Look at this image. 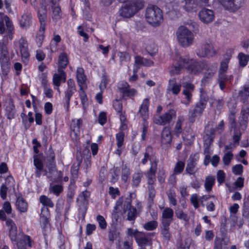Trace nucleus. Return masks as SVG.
Masks as SVG:
<instances>
[{
  "mask_svg": "<svg viewBox=\"0 0 249 249\" xmlns=\"http://www.w3.org/2000/svg\"><path fill=\"white\" fill-rule=\"evenodd\" d=\"M125 3L120 10V15L121 17L129 18L133 17L137 12L143 8L144 2L143 0H131Z\"/></svg>",
  "mask_w": 249,
  "mask_h": 249,
  "instance_id": "f257e3e1",
  "label": "nucleus"
},
{
  "mask_svg": "<svg viewBox=\"0 0 249 249\" xmlns=\"http://www.w3.org/2000/svg\"><path fill=\"white\" fill-rule=\"evenodd\" d=\"M145 16L147 21L154 27L159 26L163 20L162 10L155 5L150 4L147 6Z\"/></svg>",
  "mask_w": 249,
  "mask_h": 249,
  "instance_id": "f03ea898",
  "label": "nucleus"
},
{
  "mask_svg": "<svg viewBox=\"0 0 249 249\" xmlns=\"http://www.w3.org/2000/svg\"><path fill=\"white\" fill-rule=\"evenodd\" d=\"M150 106V98H144L141 105L138 113L140 114L141 117L143 120L142 124V130L141 134V140L145 141L149 128V124L147 120L149 118V107Z\"/></svg>",
  "mask_w": 249,
  "mask_h": 249,
  "instance_id": "7ed1b4c3",
  "label": "nucleus"
},
{
  "mask_svg": "<svg viewBox=\"0 0 249 249\" xmlns=\"http://www.w3.org/2000/svg\"><path fill=\"white\" fill-rule=\"evenodd\" d=\"M1 16L0 17V34H3L5 31V26L6 27V35H4L3 38L9 39L12 40L13 38L14 34V26L12 20L7 15H4L3 13H0Z\"/></svg>",
  "mask_w": 249,
  "mask_h": 249,
  "instance_id": "20e7f679",
  "label": "nucleus"
},
{
  "mask_svg": "<svg viewBox=\"0 0 249 249\" xmlns=\"http://www.w3.org/2000/svg\"><path fill=\"white\" fill-rule=\"evenodd\" d=\"M185 69L190 74L196 75L201 73L206 67V61H197L189 58H185Z\"/></svg>",
  "mask_w": 249,
  "mask_h": 249,
  "instance_id": "39448f33",
  "label": "nucleus"
},
{
  "mask_svg": "<svg viewBox=\"0 0 249 249\" xmlns=\"http://www.w3.org/2000/svg\"><path fill=\"white\" fill-rule=\"evenodd\" d=\"M177 37L178 42L183 47L190 46L194 40V35L192 32L182 26L178 29Z\"/></svg>",
  "mask_w": 249,
  "mask_h": 249,
  "instance_id": "423d86ee",
  "label": "nucleus"
},
{
  "mask_svg": "<svg viewBox=\"0 0 249 249\" xmlns=\"http://www.w3.org/2000/svg\"><path fill=\"white\" fill-rule=\"evenodd\" d=\"M117 89L124 100L133 99L138 93L137 90L134 88H131L130 85L125 81L119 82L117 84Z\"/></svg>",
  "mask_w": 249,
  "mask_h": 249,
  "instance_id": "0eeeda50",
  "label": "nucleus"
},
{
  "mask_svg": "<svg viewBox=\"0 0 249 249\" xmlns=\"http://www.w3.org/2000/svg\"><path fill=\"white\" fill-rule=\"evenodd\" d=\"M8 39L2 38L0 41V64L2 70L9 68L10 65L7 47Z\"/></svg>",
  "mask_w": 249,
  "mask_h": 249,
  "instance_id": "6e6552de",
  "label": "nucleus"
},
{
  "mask_svg": "<svg viewBox=\"0 0 249 249\" xmlns=\"http://www.w3.org/2000/svg\"><path fill=\"white\" fill-rule=\"evenodd\" d=\"M37 17L40 23L39 30L36 35V40L38 46H41L45 38V33L47 22V14L46 12L40 13V11L37 12Z\"/></svg>",
  "mask_w": 249,
  "mask_h": 249,
  "instance_id": "1a4fd4ad",
  "label": "nucleus"
},
{
  "mask_svg": "<svg viewBox=\"0 0 249 249\" xmlns=\"http://www.w3.org/2000/svg\"><path fill=\"white\" fill-rule=\"evenodd\" d=\"M176 116V111L174 109H169L162 115L154 118L153 122L157 125L164 126L171 124Z\"/></svg>",
  "mask_w": 249,
  "mask_h": 249,
  "instance_id": "9d476101",
  "label": "nucleus"
},
{
  "mask_svg": "<svg viewBox=\"0 0 249 249\" xmlns=\"http://www.w3.org/2000/svg\"><path fill=\"white\" fill-rule=\"evenodd\" d=\"M173 136L170 129L165 127L161 133L160 146L163 149L168 150L171 147Z\"/></svg>",
  "mask_w": 249,
  "mask_h": 249,
  "instance_id": "9b49d317",
  "label": "nucleus"
},
{
  "mask_svg": "<svg viewBox=\"0 0 249 249\" xmlns=\"http://www.w3.org/2000/svg\"><path fill=\"white\" fill-rule=\"evenodd\" d=\"M195 86L190 83H187L184 86V89L182 90V94L184 97L181 100V103L188 106L192 102L193 92L195 90Z\"/></svg>",
  "mask_w": 249,
  "mask_h": 249,
  "instance_id": "f8f14e48",
  "label": "nucleus"
},
{
  "mask_svg": "<svg viewBox=\"0 0 249 249\" xmlns=\"http://www.w3.org/2000/svg\"><path fill=\"white\" fill-rule=\"evenodd\" d=\"M208 101L207 96L201 95L199 101L196 104L194 109L191 111L192 116L196 117L197 115H201L206 108Z\"/></svg>",
  "mask_w": 249,
  "mask_h": 249,
  "instance_id": "ddd939ff",
  "label": "nucleus"
},
{
  "mask_svg": "<svg viewBox=\"0 0 249 249\" xmlns=\"http://www.w3.org/2000/svg\"><path fill=\"white\" fill-rule=\"evenodd\" d=\"M216 53V51L211 44L206 43L203 44L201 48L196 52L197 55L201 57H210L214 56Z\"/></svg>",
  "mask_w": 249,
  "mask_h": 249,
  "instance_id": "4468645a",
  "label": "nucleus"
},
{
  "mask_svg": "<svg viewBox=\"0 0 249 249\" xmlns=\"http://www.w3.org/2000/svg\"><path fill=\"white\" fill-rule=\"evenodd\" d=\"M123 210L124 212L128 211L127 220L128 221H134L137 217L136 208L132 206V200L131 198L127 199L124 201L123 206Z\"/></svg>",
  "mask_w": 249,
  "mask_h": 249,
  "instance_id": "2eb2a0df",
  "label": "nucleus"
},
{
  "mask_svg": "<svg viewBox=\"0 0 249 249\" xmlns=\"http://www.w3.org/2000/svg\"><path fill=\"white\" fill-rule=\"evenodd\" d=\"M198 16L200 20L206 24L212 22L215 18L213 11L206 8H202L199 12Z\"/></svg>",
  "mask_w": 249,
  "mask_h": 249,
  "instance_id": "dca6fc26",
  "label": "nucleus"
},
{
  "mask_svg": "<svg viewBox=\"0 0 249 249\" xmlns=\"http://www.w3.org/2000/svg\"><path fill=\"white\" fill-rule=\"evenodd\" d=\"M222 6L227 10L232 12L237 11L241 6L243 0H219Z\"/></svg>",
  "mask_w": 249,
  "mask_h": 249,
  "instance_id": "f3484780",
  "label": "nucleus"
},
{
  "mask_svg": "<svg viewBox=\"0 0 249 249\" xmlns=\"http://www.w3.org/2000/svg\"><path fill=\"white\" fill-rule=\"evenodd\" d=\"M8 229V236L11 241L14 243L17 241V227L14 221L8 218L5 223Z\"/></svg>",
  "mask_w": 249,
  "mask_h": 249,
  "instance_id": "a211bd4d",
  "label": "nucleus"
},
{
  "mask_svg": "<svg viewBox=\"0 0 249 249\" xmlns=\"http://www.w3.org/2000/svg\"><path fill=\"white\" fill-rule=\"evenodd\" d=\"M35 242L28 235L23 234L21 238L17 242L18 249H27V247L32 248Z\"/></svg>",
  "mask_w": 249,
  "mask_h": 249,
  "instance_id": "6ab92c4d",
  "label": "nucleus"
},
{
  "mask_svg": "<svg viewBox=\"0 0 249 249\" xmlns=\"http://www.w3.org/2000/svg\"><path fill=\"white\" fill-rule=\"evenodd\" d=\"M19 25L21 29L27 30L32 24V15L30 12H24L19 19Z\"/></svg>",
  "mask_w": 249,
  "mask_h": 249,
  "instance_id": "aec40b11",
  "label": "nucleus"
},
{
  "mask_svg": "<svg viewBox=\"0 0 249 249\" xmlns=\"http://www.w3.org/2000/svg\"><path fill=\"white\" fill-rule=\"evenodd\" d=\"M40 211L41 212L39 215L40 223L43 229H45L48 225L50 224L51 213L49 208L46 207H41Z\"/></svg>",
  "mask_w": 249,
  "mask_h": 249,
  "instance_id": "412c9836",
  "label": "nucleus"
},
{
  "mask_svg": "<svg viewBox=\"0 0 249 249\" xmlns=\"http://www.w3.org/2000/svg\"><path fill=\"white\" fill-rule=\"evenodd\" d=\"M34 165L36 168L35 177L39 178L42 172H45L44 176L46 175L47 172L44 169L43 163L38 155L34 156Z\"/></svg>",
  "mask_w": 249,
  "mask_h": 249,
  "instance_id": "4be33fe9",
  "label": "nucleus"
},
{
  "mask_svg": "<svg viewBox=\"0 0 249 249\" xmlns=\"http://www.w3.org/2000/svg\"><path fill=\"white\" fill-rule=\"evenodd\" d=\"M185 58L180 57L171 66L170 70V74L173 75L179 74L182 69L185 68Z\"/></svg>",
  "mask_w": 249,
  "mask_h": 249,
  "instance_id": "5701e85b",
  "label": "nucleus"
},
{
  "mask_svg": "<svg viewBox=\"0 0 249 249\" xmlns=\"http://www.w3.org/2000/svg\"><path fill=\"white\" fill-rule=\"evenodd\" d=\"M157 159L155 157V152L154 151L153 147L150 145L147 146L145 149L144 153V157L141 160V163L143 165H145L148 160L152 161V160Z\"/></svg>",
  "mask_w": 249,
  "mask_h": 249,
  "instance_id": "b1692460",
  "label": "nucleus"
},
{
  "mask_svg": "<svg viewBox=\"0 0 249 249\" xmlns=\"http://www.w3.org/2000/svg\"><path fill=\"white\" fill-rule=\"evenodd\" d=\"M76 78L79 88L87 87L86 84L87 77L85 74L83 68L78 67L77 68Z\"/></svg>",
  "mask_w": 249,
  "mask_h": 249,
  "instance_id": "393cba45",
  "label": "nucleus"
},
{
  "mask_svg": "<svg viewBox=\"0 0 249 249\" xmlns=\"http://www.w3.org/2000/svg\"><path fill=\"white\" fill-rule=\"evenodd\" d=\"M174 211L172 209L166 207L164 209L162 212L161 222V224L166 222L169 224H171L173 220Z\"/></svg>",
  "mask_w": 249,
  "mask_h": 249,
  "instance_id": "a878e982",
  "label": "nucleus"
},
{
  "mask_svg": "<svg viewBox=\"0 0 249 249\" xmlns=\"http://www.w3.org/2000/svg\"><path fill=\"white\" fill-rule=\"evenodd\" d=\"M58 74L54 73L53 77V84L57 87L60 86L61 82H65L67 74L64 70H57Z\"/></svg>",
  "mask_w": 249,
  "mask_h": 249,
  "instance_id": "bb28decb",
  "label": "nucleus"
},
{
  "mask_svg": "<svg viewBox=\"0 0 249 249\" xmlns=\"http://www.w3.org/2000/svg\"><path fill=\"white\" fill-rule=\"evenodd\" d=\"M69 63L68 55L66 52L61 53L58 57V69L59 70L65 69Z\"/></svg>",
  "mask_w": 249,
  "mask_h": 249,
  "instance_id": "cd10ccee",
  "label": "nucleus"
},
{
  "mask_svg": "<svg viewBox=\"0 0 249 249\" xmlns=\"http://www.w3.org/2000/svg\"><path fill=\"white\" fill-rule=\"evenodd\" d=\"M182 139L186 145L190 146L195 141V135L190 128H188L182 133Z\"/></svg>",
  "mask_w": 249,
  "mask_h": 249,
  "instance_id": "c85d7f7f",
  "label": "nucleus"
},
{
  "mask_svg": "<svg viewBox=\"0 0 249 249\" xmlns=\"http://www.w3.org/2000/svg\"><path fill=\"white\" fill-rule=\"evenodd\" d=\"M171 224H169L168 222H164L161 224L160 225V231L161 234L164 241L168 242L171 238V233L170 231V226Z\"/></svg>",
  "mask_w": 249,
  "mask_h": 249,
  "instance_id": "c756f323",
  "label": "nucleus"
},
{
  "mask_svg": "<svg viewBox=\"0 0 249 249\" xmlns=\"http://www.w3.org/2000/svg\"><path fill=\"white\" fill-rule=\"evenodd\" d=\"M16 205L20 213H26L28 210V204L21 196L17 197Z\"/></svg>",
  "mask_w": 249,
  "mask_h": 249,
  "instance_id": "7c9ffc66",
  "label": "nucleus"
},
{
  "mask_svg": "<svg viewBox=\"0 0 249 249\" xmlns=\"http://www.w3.org/2000/svg\"><path fill=\"white\" fill-rule=\"evenodd\" d=\"M181 85L177 82L175 78L170 79L168 82V88L174 95H178L181 90Z\"/></svg>",
  "mask_w": 249,
  "mask_h": 249,
  "instance_id": "2f4dec72",
  "label": "nucleus"
},
{
  "mask_svg": "<svg viewBox=\"0 0 249 249\" xmlns=\"http://www.w3.org/2000/svg\"><path fill=\"white\" fill-rule=\"evenodd\" d=\"M184 120L185 119L183 116H179L178 118L175 126L173 130V135L177 137H178L182 133V125Z\"/></svg>",
  "mask_w": 249,
  "mask_h": 249,
  "instance_id": "473e14b6",
  "label": "nucleus"
},
{
  "mask_svg": "<svg viewBox=\"0 0 249 249\" xmlns=\"http://www.w3.org/2000/svg\"><path fill=\"white\" fill-rule=\"evenodd\" d=\"M249 117V107H243L241 110V117L239 120V123L241 126L247 127L248 123V119Z\"/></svg>",
  "mask_w": 249,
  "mask_h": 249,
  "instance_id": "72a5a7b5",
  "label": "nucleus"
},
{
  "mask_svg": "<svg viewBox=\"0 0 249 249\" xmlns=\"http://www.w3.org/2000/svg\"><path fill=\"white\" fill-rule=\"evenodd\" d=\"M87 87L79 88V96L83 108L85 110L89 106V100L85 90Z\"/></svg>",
  "mask_w": 249,
  "mask_h": 249,
  "instance_id": "f704fd0d",
  "label": "nucleus"
},
{
  "mask_svg": "<svg viewBox=\"0 0 249 249\" xmlns=\"http://www.w3.org/2000/svg\"><path fill=\"white\" fill-rule=\"evenodd\" d=\"M228 124L231 131L233 129L240 128L236 122L235 112L231 111L230 112L228 116Z\"/></svg>",
  "mask_w": 249,
  "mask_h": 249,
  "instance_id": "c9c22d12",
  "label": "nucleus"
},
{
  "mask_svg": "<svg viewBox=\"0 0 249 249\" xmlns=\"http://www.w3.org/2000/svg\"><path fill=\"white\" fill-rule=\"evenodd\" d=\"M215 177L212 175L208 176L205 178L204 188L207 192H210L215 184Z\"/></svg>",
  "mask_w": 249,
  "mask_h": 249,
  "instance_id": "e433bc0d",
  "label": "nucleus"
},
{
  "mask_svg": "<svg viewBox=\"0 0 249 249\" xmlns=\"http://www.w3.org/2000/svg\"><path fill=\"white\" fill-rule=\"evenodd\" d=\"M142 178V171L135 172L132 178V187L133 188H137L140 186Z\"/></svg>",
  "mask_w": 249,
  "mask_h": 249,
  "instance_id": "4c0bfd02",
  "label": "nucleus"
},
{
  "mask_svg": "<svg viewBox=\"0 0 249 249\" xmlns=\"http://www.w3.org/2000/svg\"><path fill=\"white\" fill-rule=\"evenodd\" d=\"M19 50L22 58L28 61L30 57V53L28 52L27 43L25 42H20Z\"/></svg>",
  "mask_w": 249,
  "mask_h": 249,
  "instance_id": "58836bf2",
  "label": "nucleus"
},
{
  "mask_svg": "<svg viewBox=\"0 0 249 249\" xmlns=\"http://www.w3.org/2000/svg\"><path fill=\"white\" fill-rule=\"evenodd\" d=\"M39 201L42 204V207H46L48 208H53L54 205L51 198L44 195L39 196Z\"/></svg>",
  "mask_w": 249,
  "mask_h": 249,
  "instance_id": "ea45409f",
  "label": "nucleus"
},
{
  "mask_svg": "<svg viewBox=\"0 0 249 249\" xmlns=\"http://www.w3.org/2000/svg\"><path fill=\"white\" fill-rule=\"evenodd\" d=\"M76 91V89H68L65 91V100L66 104V110L67 112L69 111L70 107L71 99L73 94Z\"/></svg>",
  "mask_w": 249,
  "mask_h": 249,
  "instance_id": "a19ab883",
  "label": "nucleus"
},
{
  "mask_svg": "<svg viewBox=\"0 0 249 249\" xmlns=\"http://www.w3.org/2000/svg\"><path fill=\"white\" fill-rule=\"evenodd\" d=\"M184 9L187 12L196 11L197 6L196 0H184Z\"/></svg>",
  "mask_w": 249,
  "mask_h": 249,
  "instance_id": "79ce46f5",
  "label": "nucleus"
},
{
  "mask_svg": "<svg viewBox=\"0 0 249 249\" xmlns=\"http://www.w3.org/2000/svg\"><path fill=\"white\" fill-rule=\"evenodd\" d=\"M213 249H228V243L224 241V238L216 237L214 242Z\"/></svg>",
  "mask_w": 249,
  "mask_h": 249,
  "instance_id": "37998d69",
  "label": "nucleus"
},
{
  "mask_svg": "<svg viewBox=\"0 0 249 249\" xmlns=\"http://www.w3.org/2000/svg\"><path fill=\"white\" fill-rule=\"evenodd\" d=\"M49 190L50 193L53 194L56 196H58L63 192L64 188L61 184L50 185Z\"/></svg>",
  "mask_w": 249,
  "mask_h": 249,
  "instance_id": "c03bdc74",
  "label": "nucleus"
},
{
  "mask_svg": "<svg viewBox=\"0 0 249 249\" xmlns=\"http://www.w3.org/2000/svg\"><path fill=\"white\" fill-rule=\"evenodd\" d=\"M82 124L83 120L82 119L79 118L77 120L76 124H73V125L71 126V130L74 134L76 138L80 135V129Z\"/></svg>",
  "mask_w": 249,
  "mask_h": 249,
  "instance_id": "a18cd8bd",
  "label": "nucleus"
},
{
  "mask_svg": "<svg viewBox=\"0 0 249 249\" xmlns=\"http://www.w3.org/2000/svg\"><path fill=\"white\" fill-rule=\"evenodd\" d=\"M159 160L158 159L151 161L150 167L149 169L147 171V176H153L154 178L156 176V174L157 172V166Z\"/></svg>",
  "mask_w": 249,
  "mask_h": 249,
  "instance_id": "49530a36",
  "label": "nucleus"
},
{
  "mask_svg": "<svg viewBox=\"0 0 249 249\" xmlns=\"http://www.w3.org/2000/svg\"><path fill=\"white\" fill-rule=\"evenodd\" d=\"M48 152V162L49 168L55 167L56 166L55 153L51 146L49 148Z\"/></svg>",
  "mask_w": 249,
  "mask_h": 249,
  "instance_id": "de8ad7c7",
  "label": "nucleus"
},
{
  "mask_svg": "<svg viewBox=\"0 0 249 249\" xmlns=\"http://www.w3.org/2000/svg\"><path fill=\"white\" fill-rule=\"evenodd\" d=\"M124 129L120 130L119 132L116 134V144L118 148H121L124 144L125 135L123 130Z\"/></svg>",
  "mask_w": 249,
  "mask_h": 249,
  "instance_id": "09e8293b",
  "label": "nucleus"
},
{
  "mask_svg": "<svg viewBox=\"0 0 249 249\" xmlns=\"http://www.w3.org/2000/svg\"><path fill=\"white\" fill-rule=\"evenodd\" d=\"M237 58L240 66L244 67L247 65L249 61V55L241 52L238 53Z\"/></svg>",
  "mask_w": 249,
  "mask_h": 249,
  "instance_id": "8fccbe9b",
  "label": "nucleus"
},
{
  "mask_svg": "<svg viewBox=\"0 0 249 249\" xmlns=\"http://www.w3.org/2000/svg\"><path fill=\"white\" fill-rule=\"evenodd\" d=\"M218 82L219 86L222 90L226 88V82H228V76L226 73H218Z\"/></svg>",
  "mask_w": 249,
  "mask_h": 249,
  "instance_id": "3c124183",
  "label": "nucleus"
},
{
  "mask_svg": "<svg viewBox=\"0 0 249 249\" xmlns=\"http://www.w3.org/2000/svg\"><path fill=\"white\" fill-rule=\"evenodd\" d=\"M136 242L139 246H145L148 245L149 242L148 239L145 236L144 232L141 231V234H139L135 240Z\"/></svg>",
  "mask_w": 249,
  "mask_h": 249,
  "instance_id": "603ef678",
  "label": "nucleus"
},
{
  "mask_svg": "<svg viewBox=\"0 0 249 249\" xmlns=\"http://www.w3.org/2000/svg\"><path fill=\"white\" fill-rule=\"evenodd\" d=\"M198 197L199 196L197 194H193L191 196V203L192 205H193V206L195 209H197L199 207V201H200L202 205L204 206V204H203V200L201 199H199Z\"/></svg>",
  "mask_w": 249,
  "mask_h": 249,
  "instance_id": "864d4df0",
  "label": "nucleus"
},
{
  "mask_svg": "<svg viewBox=\"0 0 249 249\" xmlns=\"http://www.w3.org/2000/svg\"><path fill=\"white\" fill-rule=\"evenodd\" d=\"M185 167V162L179 160L175 164L173 173L174 174L179 175L183 171Z\"/></svg>",
  "mask_w": 249,
  "mask_h": 249,
  "instance_id": "5fc2aeb1",
  "label": "nucleus"
},
{
  "mask_svg": "<svg viewBox=\"0 0 249 249\" xmlns=\"http://www.w3.org/2000/svg\"><path fill=\"white\" fill-rule=\"evenodd\" d=\"M158 226V222L156 220H151L144 223L143 228L146 231H154Z\"/></svg>",
  "mask_w": 249,
  "mask_h": 249,
  "instance_id": "6e6d98bb",
  "label": "nucleus"
},
{
  "mask_svg": "<svg viewBox=\"0 0 249 249\" xmlns=\"http://www.w3.org/2000/svg\"><path fill=\"white\" fill-rule=\"evenodd\" d=\"M146 51L152 56H155L158 52L157 45L154 43H150L145 47Z\"/></svg>",
  "mask_w": 249,
  "mask_h": 249,
  "instance_id": "4d7b16f0",
  "label": "nucleus"
},
{
  "mask_svg": "<svg viewBox=\"0 0 249 249\" xmlns=\"http://www.w3.org/2000/svg\"><path fill=\"white\" fill-rule=\"evenodd\" d=\"M239 94L241 99L245 100L248 99L249 97V80L247 84L244 86L243 89L239 91Z\"/></svg>",
  "mask_w": 249,
  "mask_h": 249,
  "instance_id": "13d9d810",
  "label": "nucleus"
},
{
  "mask_svg": "<svg viewBox=\"0 0 249 249\" xmlns=\"http://www.w3.org/2000/svg\"><path fill=\"white\" fill-rule=\"evenodd\" d=\"M53 40L55 42V44H51L50 45V52L52 53H54L56 52L57 50V47L58 43H59L61 40V38L59 35H54Z\"/></svg>",
  "mask_w": 249,
  "mask_h": 249,
  "instance_id": "bf43d9fd",
  "label": "nucleus"
},
{
  "mask_svg": "<svg viewBox=\"0 0 249 249\" xmlns=\"http://www.w3.org/2000/svg\"><path fill=\"white\" fill-rule=\"evenodd\" d=\"M233 135L232 136V139L233 143L235 144H239V142L241 139L242 133L240 131V129L238 128L232 130Z\"/></svg>",
  "mask_w": 249,
  "mask_h": 249,
  "instance_id": "052dcab7",
  "label": "nucleus"
},
{
  "mask_svg": "<svg viewBox=\"0 0 249 249\" xmlns=\"http://www.w3.org/2000/svg\"><path fill=\"white\" fill-rule=\"evenodd\" d=\"M176 215L178 218L183 220L185 222H188L189 220V217L187 213L183 212L181 209H178L175 212Z\"/></svg>",
  "mask_w": 249,
  "mask_h": 249,
  "instance_id": "680f3d73",
  "label": "nucleus"
},
{
  "mask_svg": "<svg viewBox=\"0 0 249 249\" xmlns=\"http://www.w3.org/2000/svg\"><path fill=\"white\" fill-rule=\"evenodd\" d=\"M206 67L204 70H205L207 71L213 72L214 74L217 69V63L215 62L208 63L206 61Z\"/></svg>",
  "mask_w": 249,
  "mask_h": 249,
  "instance_id": "e2e57ef3",
  "label": "nucleus"
},
{
  "mask_svg": "<svg viewBox=\"0 0 249 249\" xmlns=\"http://www.w3.org/2000/svg\"><path fill=\"white\" fill-rule=\"evenodd\" d=\"M109 81V79L107 75L106 72L105 71L102 74L101 77V82L100 84V88L102 89V88L106 89L107 84Z\"/></svg>",
  "mask_w": 249,
  "mask_h": 249,
  "instance_id": "0e129e2a",
  "label": "nucleus"
},
{
  "mask_svg": "<svg viewBox=\"0 0 249 249\" xmlns=\"http://www.w3.org/2000/svg\"><path fill=\"white\" fill-rule=\"evenodd\" d=\"M130 175V170L129 168H123L122 174L121 175V179L124 183L127 182Z\"/></svg>",
  "mask_w": 249,
  "mask_h": 249,
  "instance_id": "69168bd1",
  "label": "nucleus"
},
{
  "mask_svg": "<svg viewBox=\"0 0 249 249\" xmlns=\"http://www.w3.org/2000/svg\"><path fill=\"white\" fill-rule=\"evenodd\" d=\"M108 194L111 198L114 199L116 198L117 196H119L121 194L118 188H115L112 186H110L108 188Z\"/></svg>",
  "mask_w": 249,
  "mask_h": 249,
  "instance_id": "338daca9",
  "label": "nucleus"
},
{
  "mask_svg": "<svg viewBox=\"0 0 249 249\" xmlns=\"http://www.w3.org/2000/svg\"><path fill=\"white\" fill-rule=\"evenodd\" d=\"M167 195L170 204L173 206H176L177 205L176 193L174 192L170 191Z\"/></svg>",
  "mask_w": 249,
  "mask_h": 249,
  "instance_id": "774afa93",
  "label": "nucleus"
}]
</instances>
